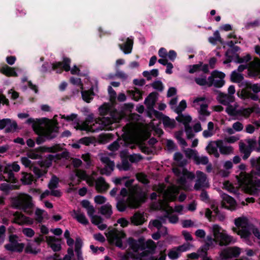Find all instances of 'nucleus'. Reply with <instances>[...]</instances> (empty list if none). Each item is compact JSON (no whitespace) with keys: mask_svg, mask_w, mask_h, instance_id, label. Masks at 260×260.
<instances>
[{"mask_svg":"<svg viewBox=\"0 0 260 260\" xmlns=\"http://www.w3.org/2000/svg\"><path fill=\"white\" fill-rule=\"evenodd\" d=\"M57 128L55 124L50 121L45 123L44 126L40 125L34 126V130L39 135L36 139V143L41 144L45 141V138L51 140L56 137Z\"/></svg>","mask_w":260,"mask_h":260,"instance_id":"nucleus-1","label":"nucleus"},{"mask_svg":"<svg viewBox=\"0 0 260 260\" xmlns=\"http://www.w3.org/2000/svg\"><path fill=\"white\" fill-rule=\"evenodd\" d=\"M179 192V187L175 185L168 187L163 194V200L159 201L158 203L160 209L166 211L168 213H172L173 208L170 207L168 203L175 201L176 196Z\"/></svg>","mask_w":260,"mask_h":260,"instance_id":"nucleus-2","label":"nucleus"},{"mask_svg":"<svg viewBox=\"0 0 260 260\" xmlns=\"http://www.w3.org/2000/svg\"><path fill=\"white\" fill-rule=\"evenodd\" d=\"M209 103L205 96L196 97L192 103V106L197 109L199 113V119L204 121L206 117L210 115V112L208 110Z\"/></svg>","mask_w":260,"mask_h":260,"instance_id":"nucleus-3","label":"nucleus"},{"mask_svg":"<svg viewBox=\"0 0 260 260\" xmlns=\"http://www.w3.org/2000/svg\"><path fill=\"white\" fill-rule=\"evenodd\" d=\"M128 207L131 208H139L142 202V189L138 185L129 188L128 197L126 200Z\"/></svg>","mask_w":260,"mask_h":260,"instance_id":"nucleus-4","label":"nucleus"},{"mask_svg":"<svg viewBox=\"0 0 260 260\" xmlns=\"http://www.w3.org/2000/svg\"><path fill=\"white\" fill-rule=\"evenodd\" d=\"M237 179L241 185H243V189L245 192L250 194L257 193L258 190L253 185L251 176L245 172H241L237 176Z\"/></svg>","mask_w":260,"mask_h":260,"instance_id":"nucleus-5","label":"nucleus"},{"mask_svg":"<svg viewBox=\"0 0 260 260\" xmlns=\"http://www.w3.org/2000/svg\"><path fill=\"white\" fill-rule=\"evenodd\" d=\"M14 205L18 208L22 209L27 214L32 213L33 204L31 197L27 194H20L14 200Z\"/></svg>","mask_w":260,"mask_h":260,"instance_id":"nucleus-6","label":"nucleus"},{"mask_svg":"<svg viewBox=\"0 0 260 260\" xmlns=\"http://www.w3.org/2000/svg\"><path fill=\"white\" fill-rule=\"evenodd\" d=\"M158 56L160 58L158 60V62L161 65H173L177 58V54L173 50H170L169 52L164 47L160 48L158 51Z\"/></svg>","mask_w":260,"mask_h":260,"instance_id":"nucleus-7","label":"nucleus"},{"mask_svg":"<svg viewBox=\"0 0 260 260\" xmlns=\"http://www.w3.org/2000/svg\"><path fill=\"white\" fill-rule=\"evenodd\" d=\"M108 242L110 244L115 245L116 246L122 248V240L125 237V234L122 231L113 229L105 234Z\"/></svg>","mask_w":260,"mask_h":260,"instance_id":"nucleus-8","label":"nucleus"},{"mask_svg":"<svg viewBox=\"0 0 260 260\" xmlns=\"http://www.w3.org/2000/svg\"><path fill=\"white\" fill-rule=\"evenodd\" d=\"M251 89L254 93H257L260 91V85L258 84H252L250 82H246L245 85V87L241 91V97L243 99H250L254 101L258 100V96L256 94L252 93L250 91Z\"/></svg>","mask_w":260,"mask_h":260,"instance_id":"nucleus-9","label":"nucleus"},{"mask_svg":"<svg viewBox=\"0 0 260 260\" xmlns=\"http://www.w3.org/2000/svg\"><path fill=\"white\" fill-rule=\"evenodd\" d=\"M124 134L131 141H136L140 138L142 135L141 128L136 123H129L123 127Z\"/></svg>","mask_w":260,"mask_h":260,"instance_id":"nucleus-10","label":"nucleus"},{"mask_svg":"<svg viewBox=\"0 0 260 260\" xmlns=\"http://www.w3.org/2000/svg\"><path fill=\"white\" fill-rule=\"evenodd\" d=\"M235 223L239 228L237 233L242 238H247L251 235L252 224H249L246 220L238 218L235 220Z\"/></svg>","mask_w":260,"mask_h":260,"instance_id":"nucleus-11","label":"nucleus"},{"mask_svg":"<svg viewBox=\"0 0 260 260\" xmlns=\"http://www.w3.org/2000/svg\"><path fill=\"white\" fill-rule=\"evenodd\" d=\"M196 180L194 185V189L199 190L201 189H207L210 187L207 176L206 174L201 171L196 172Z\"/></svg>","mask_w":260,"mask_h":260,"instance_id":"nucleus-12","label":"nucleus"},{"mask_svg":"<svg viewBox=\"0 0 260 260\" xmlns=\"http://www.w3.org/2000/svg\"><path fill=\"white\" fill-rule=\"evenodd\" d=\"M224 77L225 75L223 73L216 70L214 71L208 77L209 87L213 85L217 88L221 87L224 84Z\"/></svg>","mask_w":260,"mask_h":260,"instance_id":"nucleus-13","label":"nucleus"},{"mask_svg":"<svg viewBox=\"0 0 260 260\" xmlns=\"http://www.w3.org/2000/svg\"><path fill=\"white\" fill-rule=\"evenodd\" d=\"M195 175L193 173L188 171L187 169L183 170V176H181L177 179V183L179 184V190L180 189L187 190L188 189V186L186 184L187 181L186 178L192 180L194 179Z\"/></svg>","mask_w":260,"mask_h":260,"instance_id":"nucleus-14","label":"nucleus"},{"mask_svg":"<svg viewBox=\"0 0 260 260\" xmlns=\"http://www.w3.org/2000/svg\"><path fill=\"white\" fill-rule=\"evenodd\" d=\"M17 237L16 235H11L9 237L10 243L6 244L5 247L6 249L11 251L21 252L24 247V244L19 243L17 241Z\"/></svg>","mask_w":260,"mask_h":260,"instance_id":"nucleus-15","label":"nucleus"},{"mask_svg":"<svg viewBox=\"0 0 260 260\" xmlns=\"http://www.w3.org/2000/svg\"><path fill=\"white\" fill-rule=\"evenodd\" d=\"M240 253V249L238 247H228L221 251L220 256L222 259L226 260L229 258L237 257Z\"/></svg>","mask_w":260,"mask_h":260,"instance_id":"nucleus-16","label":"nucleus"},{"mask_svg":"<svg viewBox=\"0 0 260 260\" xmlns=\"http://www.w3.org/2000/svg\"><path fill=\"white\" fill-rule=\"evenodd\" d=\"M101 160L105 165V167L100 169V174L102 175H110L114 169V162L111 161L107 156H102L101 158Z\"/></svg>","mask_w":260,"mask_h":260,"instance_id":"nucleus-17","label":"nucleus"},{"mask_svg":"<svg viewBox=\"0 0 260 260\" xmlns=\"http://www.w3.org/2000/svg\"><path fill=\"white\" fill-rule=\"evenodd\" d=\"M156 248V245L155 242L152 240H148L142 244L141 250H144L142 253V256H144L148 254H153Z\"/></svg>","mask_w":260,"mask_h":260,"instance_id":"nucleus-18","label":"nucleus"},{"mask_svg":"<svg viewBox=\"0 0 260 260\" xmlns=\"http://www.w3.org/2000/svg\"><path fill=\"white\" fill-rule=\"evenodd\" d=\"M13 222L19 225L32 224L33 220L28 217L24 216L21 213L16 212L14 214Z\"/></svg>","mask_w":260,"mask_h":260,"instance_id":"nucleus-19","label":"nucleus"},{"mask_svg":"<svg viewBox=\"0 0 260 260\" xmlns=\"http://www.w3.org/2000/svg\"><path fill=\"white\" fill-rule=\"evenodd\" d=\"M222 200L221 202V206L222 207L234 210L236 208V202L235 200L226 194L222 195Z\"/></svg>","mask_w":260,"mask_h":260,"instance_id":"nucleus-20","label":"nucleus"},{"mask_svg":"<svg viewBox=\"0 0 260 260\" xmlns=\"http://www.w3.org/2000/svg\"><path fill=\"white\" fill-rule=\"evenodd\" d=\"M247 68L249 76H258L260 78V66H239L237 72H242Z\"/></svg>","mask_w":260,"mask_h":260,"instance_id":"nucleus-21","label":"nucleus"},{"mask_svg":"<svg viewBox=\"0 0 260 260\" xmlns=\"http://www.w3.org/2000/svg\"><path fill=\"white\" fill-rule=\"evenodd\" d=\"M216 99L219 103L223 105H228L230 103L235 101V96L219 91Z\"/></svg>","mask_w":260,"mask_h":260,"instance_id":"nucleus-22","label":"nucleus"},{"mask_svg":"<svg viewBox=\"0 0 260 260\" xmlns=\"http://www.w3.org/2000/svg\"><path fill=\"white\" fill-rule=\"evenodd\" d=\"M219 140L214 141H210L206 148V150L210 155H213L216 158L220 156L217 148H219L218 145Z\"/></svg>","mask_w":260,"mask_h":260,"instance_id":"nucleus-23","label":"nucleus"},{"mask_svg":"<svg viewBox=\"0 0 260 260\" xmlns=\"http://www.w3.org/2000/svg\"><path fill=\"white\" fill-rule=\"evenodd\" d=\"M0 171H3L4 176V179L7 182L11 183H16L17 179L14 176L12 170H11L10 166H5L4 170H2V167H0Z\"/></svg>","mask_w":260,"mask_h":260,"instance_id":"nucleus-24","label":"nucleus"},{"mask_svg":"<svg viewBox=\"0 0 260 260\" xmlns=\"http://www.w3.org/2000/svg\"><path fill=\"white\" fill-rule=\"evenodd\" d=\"M215 242L218 243L220 246H226L234 242L233 238L228 235L225 232L219 236L215 240Z\"/></svg>","mask_w":260,"mask_h":260,"instance_id":"nucleus-25","label":"nucleus"},{"mask_svg":"<svg viewBox=\"0 0 260 260\" xmlns=\"http://www.w3.org/2000/svg\"><path fill=\"white\" fill-rule=\"evenodd\" d=\"M131 223L135 225H140L143 224L146 220L145 218L143 213L139 211L136 212L131 218Z\"/></svg>","mask_w":260,"mask_h":260,"instance_id":"nucleus-26","label":"nucleus"},{"mask_svg":"<svg viewBox=\"0 0 260 260\" xmlns=\"http://www.w3.org/2000/svg\"><path fill=\"white\" fill-rule=\"evenodd\" d=\"M95 189L99 192H105L109 187V185L103 177L98 178L95 181Z\"/></svg>","mask_w":260,"mask_h":260,"instance_id":"nucleus-27","label":"nucleus"},{"mask_svg":"<svg viewBox=\"0 0 260 260\" xmlns=\"http://www.w3.org/2000/svg\"><path fill=\"white\" fill-rule=\"evenodd\" d=\"M133 44V38L132 37H128L123 44H119V47L125 54H129L132 52Z\"/></svg>","mask_w":260,"mask_h":260,"instance_id":"nucleus-28","label":"nucleus"},{"mask_svg":"<svg viewBox=\"0 0 260 260\" xmlns=\"http://www.w3.org/2000/svg\"><path fill=\"white\" fill-rule=\"evenodd\" d=\"M239 149L240 153L243 154L242 158L244 160L247 159L250 156L252 152L251 149L247 146L242 141H240L239 143Z\"/></svg>","mask_w":260,"mask_h":260,"instance_id":"nucleus-29","label":"nucleus"},{"mask_svg":"<svg viewBox=\"0 0 260 260\" xmlns=\"http://www.w3.org/2000/svg\"><path fill=\"white\" fill-rule=\"evenodd\" d=\"M240 49V48L239 46L235 45L231 48L228 49L225 53L226 59L223 61V63L224 64H228L232 62L234 60L233 55L236 54Z\"/></svg>","mask_w":260,"mask_h":260,"instance_id":"nucleus-30","label":"nucleus"},{"mask_svg":"<svg viewBox=\"0 0 260 260\" xmlns=\"http://www.w3.org/2000/svg\"><path fill=\"white\" fill-rule=\"evenodd\" d=\"M72 216L81 224L87 225L89 223L84 214L81 212L80 210H73Z\"/></svg>","mask_w":260,"mask_h":260,"instance_id":"nucleus-31","label":"nucleus"},{"mask_svg":"<svg viewBox=\"0 0 260 260\" xmlns=\"http://www.w3.org/2000/svg\"><path fill=\"white\" fill-rule=\"evenodd\" d=\"M218 145H219V152L223 155H230L233 154L234 152V149L233 146L231 145H224L223 141L219 140Z\"/></svg>","mask_w":260,"mask_h":260,"instance_id":"nucleus-32","label":"nucleus"},{"mask_svg":"<svg viewBox=\"0 0 260 260\" xmlns=\"http://www.w3.org/2000/svg\"><path fill=\"white\" fill-rule=\"evenodd\" d=\"M173 166H176L180 167H183L187 164V161L183 157L182 154L180 152H176L174 156Z\"/></svg>","mask_w":260,"mask_h":260,"instance_id":"nucleus-33","label":"nucleus"},{"mask_svg":"<svg viewBox=\"0 0 260 260\" xmlns=\"http://www.w3.org/2000/svg\"><path fill=\"white\" fill-rule=\"evenodd\" d=\"M93 122V118L91 116H89L81 124H78V128L81 130L91 132V128H92L91 127V123Z\"/></svg>","mask_w":260,"mask_h":260,"instance_id":"nucleus-34","label":"nucleus"},{"mask_svg":"<svg viewBox=\"0 0 260 260\" xmlns=\"http://www.w3.org/2000/svg\"><path fill=\"white\" fill-rule=\"evenodd\" d=\"M46 241L48 244L50 246L53 251H58L60 250V244L59 243H56L57 241H58V240L55 237H46Z\"/></svg>","mask_w":260,"mask_h":260,"instance_id":"nucleus-35","label":"nucleus"},{"mask_svg":"<svg viewBox=\"0 0 260 260\" xmlns=\"http://www.w3.org/2000/svg\"><path fill=\"white\" fill-rule=\"evenodd\" d=\"M156 94L152 92L149 94L145 100V104L149 110H152L156 102Z\"/></svg>","mask_w":260,"mask_h":260,"instance_id":"nucleus-36","label":"nucleus"},{"mask_svg":"<svg viewBox=\"0 0 260 260\" xmlns=\"http://www.w3.org/2000/svg\"><path fill=\"white\" fill-rule=\"evenodd\" d=\"M115 119L113 118L108 117H103L99 119V125L101 127V130L104 129H108L109 126L114 122Z\"/></svg>","mask_w":260,"mask_h":260,"instance_id":"nucleus-37","label":"nucleus"},{"mask_svg":"<svg viewBox=\"0 0 260 260\" xmlns=\"http://www.w3.org/2000/svg\"><path fill=\"white\" fill-rule=\"evenodd\" d=\"M252 59V56L249 53L246 54L245 55L240 56L236 54L234 59V61L236 63H245L248 64V62L250 61Z\"/></svg>","mask_w":260,"mask_h":260,"instance_id":"nucleus-38","label":"nucleus"},{"mask_svg":"<svg viewBox=\"0 0 260 260\" xmlns=\"http://www.w3.org/2000/svg\"><path fill=\"white\" fill-rule=\"evenodd\" d=\"M90 218L92 223L96 225L100 230H104L107 228V225L103 223V219L101 216L94 215Z\"/></svg>","mask_w":260,"mask_h":260,"instance_id":"nucleus-39","label":"nucleus"},{"mask_svg":"<svg viewBox=\"0 0 260 260\" xmlns=\"http://www.w3.org/2000/svg\"><path fill=\"white\" fill-rule=\"evenodd\" d=\"M213 37H210L208 38L209 42L213 45H215L216 44L217 41H218L223 45V48L224 49L225 48V43L221 38L219 31L218 30L215 31L213 34Z\"/></svg>","mask_w":260,"mask_h":260,"instance_id":"nucleus-40","label":"nucleus"},{"mask_svg":"<svg viewBox=\"0 0 260 260\" xmlns=\"http://www.w3.org/2000/svg\"><path fill=\"white\" fill-rule=\"evenodd\" d=\"M100 212L106 218H109L112 214V206L109 204H105L101 207Z\"/></svg>","mask_w":260,"mask_h":260,"instance_id":"nucleus-41","label":"nucleus"},{"mask_svg":"<svg viewBox=\"0 0 260 260\" xmlns=\"http://www.w3.org/2000/svg\"><path fill=\"white\" fill-rule=\"evenodd\" d=\"M0 72L8 77L17 76L15 69L9 66H3L0 69Z\"/></svg>","mask_w":260,"mask_h":260,"instance_id":"nucleus-42","label":"nucleus"},{"mask_svg":"<svg viewBox=\"0 0 260 260\" xmlns=\"http://www.w3.org/2000/svg\"><path fill=\"white\" fill-rule=\"evenodd\" d=\"M207 129L205 130L203 133V135L205 138H208L212 136L215 134L214 124L212 122H209L207 125Z\"/></svg>","mask_w":260,"mask_h":260,"instance_id":"nucleus-43","label":"nucleus"},{"mask_svg":"<svg viewBox=\"0 0 260 260\" xmlns=\"http://www.w3.org/2000/svg\"><path fill=\"white\" fill-rule=\"evenodd\" d=\"M176 119L178 122L183 123L184 127H186V126H189V123L191 120V118L190 116L179 114H178V116L176 118Z\"/></svg>","mask_w":260,"mask_h":260,"instance_id":"nucleus-44","label":"nucleus"},{"mask_svg":"<svg viewBox=\"0 0 260 260\" xmlns=\"http://www.w3.org/2000/svg\"><path fill=\"white\" fill-rule=\"evenodd\" d=\"M128 244L129 245V247L134 251L137 252L139 250H141V248L142 246V244L138 243L136 240L134 239L130 238L128 240Z\"/></svg>","mask_w":260,"mask_h":260,"instance_id":"nucleus-45","label":"nucleus"},{"mask_svg":"<svg viewBox=\"0 0 260 260\" xmlns=\"http://www.w3.org/2000/svg\"><path fill=\"white\" fill-rule=\"evenodd\" d=\"M22 177L21 179V181L25 184H30L34 180V176L30 173L26 172L22 173Z\"/></svg>","mask_w":260,"mask_h":260,"instance_id":"nucleus-46","label":"nucleus"},{"mask_svg":"<svg viewBox=\"0 0 260 260\" xmlns=\"http://www.w3.org/2000/svg\"><path fill=\"white\" fill-rule=\"evenodd\" d=\"M206 250H204V249H202L201 250H198V252L191 253L189 254L187 257L192 259H197L199 257H204L206 255Z\"/></svg>","mask_w":260,"mask_h":260,"instance_id":"nucleus-47","label":"nucleus"},{"mask_svg":"<svg viewBox=\"0 0 260 260\" xmlns=\"http://www.w3.org/2000/svg\"><path fill=\"white\" fill-rule=\"evenodd\" d=\"M82 246V242L80 238H77L75 241V250L77 253V256L78 259L81 257V247Z\"/></svg>","mask_w":260,"mask_h":260,"instance_id":"nucleus-48","label":"nucleus"},{"mask_svg":"<svg viewBox=\"0 0 260 260\" xmlns=\"http://www.w3.org/2000/svg\"><path fill=\"white\" fill-rule=\"evenodd\" d=\"M162 121L165 127L173 128L175 126V121L174 119H170L168 116L164 117Z\"/></svg>","mask_w":260,"mask_h":260,"instance_id":"nucleus-49","label":"nucleus"},{"mask_svg":"<svg viewBox=\"0 0 260 260\" xmlns=\"http://www.w3.org/2000/svg\"><path fill=\"white\" fill-rule=\"evenodd\" d=\"M251 114V110L250 108H242L238 109L237 117H243L245 118H248Z\"/></svg>","mask_w":260,"mask_h":260,"instance_id":"nucleus-50","label":"nucleus"},{"mask_svg":"<svg viewBox=\"0 0 260 260\" xmlns=\"http://www.w3.org/2000/svg\"><path fill=\"white\" fill-rule=\"evenodd\" d=\"M243 78L242 75L236 71L233 72L231 75V79L234 82L239 83L243 80Z\"/></svg>","mask_w":260,"mask_h":260,"instance_id":"nucleus-51","label":"nucleus"},{"mask_svg":"<svg viewBox=\"0 0 260 260\" xmlns=\"http://www.w3.org/2000/svg\"><path fill=\"white\" fill-rule=\"evenodd\" d=\"M212 232L215 240L225 232L222 230V228L219 225L214 224L212 226Z\"/></svg>","mask_w":260,"mask_h":260,"instance_id":"nucleus-52","label":"nucleus"},{"mask_svg":"<svg viewBox=\"0 0 260 260\" xmlns=\"http://www.w3.org/2000/svg\"><path fill=\"white\" fill-rule=\"evenodd\" d=\"M238 105L235 104L234 106L228 105L226 108V112L231 116H237L238 115V109H237Z\"/></svg>","mask_w":260,"mask_h":260,"instance_id":"nucleus-53","label":"nucleus"},{"mask_svg":"<svg viewBox=\"0 0 260 260\" xmlns=\"http://www.w3.org/2000/svg\"><path fill=\"white\" fill-rule=\"evenodd\" d=\"M8 124L5 129L6 132L10 133L14 132L17 127V124L15 121H12L10 119H8Z\"/></svg>","mask_w":260,"mask_h":260,"instance_id":"nucleus-54","label":"nucleus"},{"mask_svg":"<svg viewBox=\"0 0 260 260\" xmlns=\"http://www.w3.org/2000/svg\"><path fill=\"white\" fill-rule=\"evenodd\" d=\"M75 173L76 176L79 179V183L81 180H85L88 176L85 171L81 169H76Z\"/></svg>","mask_w":260,"mask_h":260,"instance_id":"nucleus-55","label":"nucleus"},{"mask_svg":"<svg viewBox=\"0 0 260 260\" xmlns=\"http://www.w3.org/2000/svg\"><path fill=\"white\" fill-rule=\"evenodd\" d=\"M93 92L90 90H84L82 91V96L84 101L87 103H89L92 99L91 97L93 95Z\"/></svg>","mask_w":260,"mask_h":260,"instance_id":"nucleus-56","label":"nucleus"},{"mask_svg":"<svg viewBox=\"0 0 260 260\" xmlns=\"http://www.w3.org/2000/svg\"><path fill=\"white\" fill-rule=\"evenodd\" d=\"M194 161L197 165H207L209 162V159L207 156H199L197 155L194 157Z\"/></svg>","mask_w":260,"mask_h":260,"instance_id":"nucleus-57","label":"nucleus"},{"mask_svg":"<svg viewBox=\"0 0 260 260\" xmlns=\"http://www.w3.org/2000/svg\"><path fill=\"white\" fill-rule=\"evenodd\" d=\"M110 111V106L109 104H104L99 108V112L101 115H106Z\"/></svg>","mask_w":260,"mask_h":260,"instance_id":"nucleus-58","label":"nucleus"},{"mask_svg":"<svg viewBox=\"0 0 260 260\" xmlns=\"http://www.w3.org/2000/svg\"><path fill=\"white\" fill-rule=\"evenodd\" d=\"M58 184V178L55 176H53L49 183L48 187L50 189H55L57 187Z\"/></svg>","mask_w":260,"mask_h":260,"instance_id":"nucleus-59","label":"nucleus"},{"mask_svg":"<svg viewBox=\"0 0 260 260\" xmlns=\"http://www.w3.org/2000/svg\"><path fill=\"white\" fill-rule=\"evenodd\" d=\"M183 152L187 158H192L193 160H194L195 156L197 155V151L190 148L186 149Z\"/></svg>","mask_w":260,"mask_h":260,"instance_id":"nucleus-60","label":"nucleus"},{"mask_svg":"<svg viewBox=\"0 0 260 260\" xmlns=\"http://www.w3.org/2000/svg\"><path fill=\"white\" fill-rule=\"evenodd\" d=\"M31 170L37 176V178H40L44 175L46 174L47 170H43L37 167H33L31 169Z\"/></svg>","mask_w":260,"mask_h":260,"instance_id":"nucleus-61","label":"nucleus"},{"mask_svg":"<svg viewBox=\"0 0 260 260\" xmlns=\"http://www.w3.org/2000/svg\"><path fill=\"white\" fill-rule=\"evenodd\" d=\"M137 179L143 184H148L149 181L147 178V175L143 173H139L136 175Z\"/></svg>","mask_w":260,"mask_h":260,"instance_id":"nucleus-62","label":"nucleus"},{"mask_svg":"<svg viewBox=\"0 0 260 260\" xmlns=\"http://www.w3.org/2000/svg\"><path fill=\"white\" fill-rule=\"evenodd\" d=\"M44 211L40 209H37L35 211L36 218L35 220L38 222H42L43 220V214Z\"/></svg>","mask_w":260,"mask_h":260,"instance_id":"nucleus-63","label":"nucleus"},{"mask_svg":"<svg viewBox=\"0 0 260 260\" xmlns=\"http://www.w3.org/2000/svg\"><path fill=\"white\" fill-rule=\"evenodd\" d=\"M250 162L252 166L254 167L256 170L260 172V157L256 159H251Z\"/></svg>","mask_w":260,"mask_h":260,"instance_id":"nucleus-64","label":"nucleus"}]
</instances>
